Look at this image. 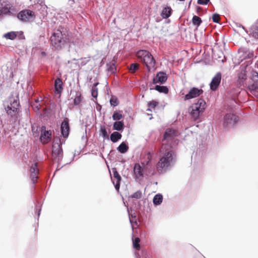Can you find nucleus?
Listing matches in <instances>:
<instances>
[{
    "label": "nucleus",
    "instance_id": "f257e3e1",
    "mask_svg": "<svg viewBox=\"0 0 258 258\" xmlns=\"http://www.w3.org/2000/svg\"><path fill=\"white\" fill-rule=\"evenodd\" d=\"M160 158L156 167L159 172L166 170L172 166L175 160V154L172 147L167 144H163L160 149Z\"/></svg>",
    "mask_w": 258,
    "mask_h": 258
},
{
    "label": "nucleus",
    "instance_id": "f03ea898",
    "mask_svg": "<svg viewBox=\"0 0 258 258\" xmlns=\"http://www.w3.org/2000/svg\"><path fill=\"white\" fill-rule=\"evenodd\" d=\"M51 45L56 49H61L66 46L71 45L72 38L67 32L59 29L54 31L50 37Z\"/></svg>",
    "mask_w": 258,
    "mask_h": 258
},
{
    "label": "nucleus",
    "instance_id": "7ed1b4c3",
    "mask_svg": "<svg viewBox=\"0 0 258 258\" xmlns=\"http://www.w3.org/2000/svg\"><path fill=\"white\" fill-rule=\"evenodd\" d=\"M206 108V103L205 101L203 99L200 98L197 102L190 106L188 108V112L192 118L194 120H197L204 112Z\"/></svg>",
    "mask_w": 258,
    "mask_h": 258
},
{
    "label": "nucleus",
    "instance_id": "20e7f679",
    "mask_svg": "<svg viewBox=\"0 0 258 258\" xmlns=\"http://www.w3.org/2000/svg\"><path fill=\"white\" fill-rule=\"evenodd\" d=\"M137 56L142 62L145 64L149 71L154 68L155 60L148 51L140 50L137 53Z\"/></svg>",
    "mask_w": 258,
    "mask_h": 258
},
{
    "label": "nucleus",
    "instance_id": "39448f33",
    "mask_svg": "<svg viewBox=\"0 0 258 258\" xmlns=\"http://www.w3.org/2000/svg\"><path fill=\"white\" fill-rule=\"evenodd\" d=\"M10 104L5 108L6 111L11 117H16L19 111L20 102L18 95L9 98Z\"/></svg>",
    "mask_w": 258,
    "mask_h": 258
},
{
    "label": "nucleus",
    "instance_id": "423d86ee",
    "mask_svg": "<svg viewBox=\"0 0 258 258\" xmlns=\"http://www.w3.org/2000/svg\"><path fill=\"white\" fill-rule=\"evenodd\" d=\"M154 169L145 170V166L142 167L140 164L136 163L134 167V177L137 181L140 182L144 176H149L154 175Z\"/></svg>",
    "mask_w": 258,
    "mask_h": 258
},
{
    "label": "nucleus",
    "instance_id": "0eeeda50",
    "mask_svg": "<svg viewBox=\"0 0 258 258\" xmlns=\"http://www.w3.org/2000/svg\"><path fill=\"white\" fill-rule=\"evenodd\" d=\"M155 154L153 149H151L144 156L141 164L145 166V170L154 169L152 160Z\"/></svg>",
    "mask_w": 258,
    "mask_h": 258
},
{
    "label": "nucleus",
    "instance_id": "6e6552de",
    "mask_svg": "<svg viewBox=\"0 0 258 258\" xmlns=\"http://www.w3.org/2000/svg\"><path fill=\"white\" fill-rule=\"evenodd\" d=\"M60 139L55 140V142L52 146V156L54 158L59 162L62 158L63 152L61 148V144Z\"/></svg>",
    "mask_w": 258,
    "mask_h": 258
},
{
    "label": "nucleus",
    "instance_id": "1a4fd4ad",
    "mask_svg": "<svg viewBox=\"0 0 258 258\" xmlns=\"http://www.w3.org/2000/svg\"><path fill=\"white\" fill-rule=\"evenodd\" d=\"M16 13L14 8L10 3L0 1V15L14 16Z\"/></svg>",
    "mask_w": 258,
    "mask_h": 258
},
{
    "label": "nucleus",
    "instance_id": "9d476101",
    "mask_svg": "<svg viewBox=\"0 0 258 258\" xmlns=\"http://www.w3.org/2000/svg\"><path fill=\"white\" fill-rule=\"evenodd\" d=\"M17 18L23 22H28L35 18V13L30 10H24L18 13Z\"/></svg>",
    "mask_w": 258,
    "mask_h": 258
},
{
    "label": "nucleus",
    "instance_id": "9b49d317",
    "mask_svg": "<svg viewBox=\"0 0 258 258\" xmlns=\"http://www.w3.org/2000/svg\"><path fill=\"white\" fill-rule=\"evenodd\" d=\"M237 121V117L231 113L226 114L224 117L223 125L229 127L234 125Z\"/></svg>",
    "mask_w": 258,
    "mask_h": 258
},
{
    "label": "nucleus",
    "instance_id": "f8f14e48",
    "mask_svg": "<svg viewBox=\"0 0 258 258\" xmlns=\"http://www.w3.org/2000/svg\"><path fill=\"white\" fill-rule=\"evenodd\" d=\"M40 131L41 136L40 140L41 142L43 144L48 143L50 141L51 137V131H46V127L45 126H42L40 128Z\"/></svg>",
    "mask_w": 258,
    "mask_h": 258
},
{
    "label": "nucleus",
    "instance_id": "ddd939ff",
    "mask_svg": "<svg viewBox=\"0 0 258 258\" xmlns=\"http://www.w3.org/2000/svg\"><path fill=\"white\" fill-rule=\"evenodd\" d=\"M203 93V90L198 88H191L188 93L184 96V100H187L199 96Z\"/></svg>",
    "mask_w": 258,
    "mask_h": 258
},
{
    "label": "nucleus",
    "instance_id": "4468645a",
    "mask_svg": "<svg viewBox=\"0 0 258 258\" xmlns=\"http://www.w3.org/2000/svg\"><path fill=\"white\" fill-rule=\"evenodd\" d=\"M178 135V132L176 131L168 128L166 130L163 137V141H166L167 142H170L173 140L174 137Z\"/></svg>",
    "mask_w": 258,
    "mask_h": 258
},
{
    "label": "nucleus",
    "instance_id": "2eb2a0df",
    "mask_svg": "<svg viewBox=\"0 0 258 258\" xmlns=\"http://www.w3.org/2000/svg\"><path fill=\"white\" fill-rule=\"evenodd\" d=\"M113 177H111L112 181L116 190L118 191L120 187L121 177L116 168H112Z\"/></svg>",
    "mask_w": 258,
    "mask_h": 258
},
{
    "label": "nucleus",
    "instance_id": "dca6fc26",
    "mask_svg": "<svg viewBox=\"0 0 258 258\" xmlns=\"http://www.w3.org/2000/svg\"><path fill=\"white\" fill-rule=\"evenodd\" d=\"M221 80V74L217 73L213 78L210 83V88L213 91H215L218 88Z\"/></svg>",
    "mask_w": 258,
    "mask_h": 258
},
{
    "label": "nucleus",
    "instance_id": "f3484780",
    "mask_svg": "<svg viewBox=\"0 0 258 258\" xmlns=\"http://www.w3.org/2000/svg\"><path fill=\"white\" fill-rule=\"evenodd\" d=\"M30 172L31 173L32 181L33 183H35L38 177L37 175L39 173V170L37 168V163H32L30 166Z\"/></svg>",
    "mask_w": 258,
    "mask_h": 258
},
{
    "label": "nucleus",
    "instance_id": "a211bd4d",
    "mask_svg": "<svg viewBox=\"0 0 258 258\" xmlns=\"http://www.w3.org/2000/svg\"><path fill=\"white\" fill-rule=\"evenodd\" d=\"M70 127L68 118H65L61 124V132L62 136L66 138L69 134Z\"/></svg>",
    "mask_w": 258,
    "mask_h": 258
},
{
    "label": "nucleus",
    "instance_id": "6ab92c4d",
    "mask_svg": "<svg viewBox=\"0 0 258 258\" xmlns=\"http://www.w3.org/2000/svg\"><path fill=\"white\" fill-rule=\"evenodd\" d=\"M167 79V77L166 74L163 72H160L157 73L155 78L153 79V82L155 84L158 83L163 84L166 81Z\"/></svg>",
    "mask_w": 258,
    "mask_h": 258
},
{
    "label": "nucleus",
    "instance_id": "aec40b11",
    "mask_svg": "<svg viewBox=\"0 0 258 258\" xmlns=\"http://www.w3.org/2000/svg\"><path fill=\"white\" fill-rule=\"evenodd\" d=\"M34 7L36 10L40 11V13L46 12L47 9V6L43 0H37V3L34 4Z\"/></svg>",
    "mask_w": 258,
    "mask_h": 258
},
{
    "label": "nucleus",
    "instance_id": "412c9836",
    "mask_svg": "<svg viewBox=\"0 0 258 258\" xmlns=\"http://www.w3.org/2000/svg\"><path fill=\"white\" fill-rule=\"evenodd\" d=\"M250 34L255 39H258V19L251 26Z\"/></svg>",
    "mask_w": 258,
    "mask_h": 258
},
{
    "label": "nucleus",
    "instance_id": "4be33fe9",
    "mask_svg": "<svg viewBox=\"0 0 258 258\" xmlns=\"http://www.w3.org/2000/svg\"><path fill=\"white\" fill-rule=\"evenodd\" d=\"M55 91L57 93H59L62 90V82L61 80L58 78L55 80L54 82Z\"/></svg>",
    "mask_w": 258,
    "mask_h": 258
},
{
    "label": "nucleus",
    "instance_id": "5701e85b",
    "mask_svg": "<svg viewBox=\"0 0 258 258\" xmlns=\"http://www.w3.org/2000/svg\"><path fill=\"white\" fill-rule=\"evenodd\" d=\"M171 9L169 7H165L161 12L162 17L163 19L168 18L171 15Z\"/></svg>",
    "mask_w": 258,
    "mask_h": 258
},
{
    "label": "nucleus",
    "instance_id": "b1692460",
    "mask_svg": "<svg viewBox=\"0 0 258 258\" xmlns=\"http://www.w3.org/2000/svg\"><path fill=\"white\" fill-rule=\"evenodd\" d=\"M18 34V32L11 31L5 34L4 37L7 39L14 40Z\"/></svg>",
    "mask_w": 258,
    "mask_h": 258
},
{
    "label": "nucleus",
    "instance_id": "393cba45",
    "mask_svg": "<svg viewBox=\"0 0 258 258\" xmlns=\"http://www.w3.org/2000/svg\"><path fill=\"white\" fill-rule=\"evenodd\" d=\"M121 135L117 132H114L113 133H112L110 135V140L111 141L115 143L118 140L120 139L121 138Z\"/></svg>",
    "mask_w": 258,
    "mask_h": 258
},
{
    "label": "nucleus",
    "instance_id": "a878e982",
    "mask_svg": "<svg viewBox=\"0 0 258 258\" xmlns=\"http://www.w3.org/2000/svg\"><path fill=\"white\" fill-rule=\"evenodd\" d=\"M162 196L160 194H157L154 197L153 202L155 205H159L162 202Z\"/></svg>",
    "mask_w": 258,
    "mask_h": 258
},
{
    "label": "nucleus",
    "instance_id": "bb28decb",
    "mask_svg": "<svg viewBox=\"0 0 258 258\" xmlns=\"http://www.w3.org/2000/svg\"><path fill=\"white\" fill-rule=\"evenodd\" d=\"M155 89L160 93L167 94L168 93V89L166 86L156 85Z\"/></svg>",
    "mask_w": 258,
    "mask_h": 258
},
{
    "label": "nucleus",
    "instance_id": "cd10ccee",
    "mask_svg": "<svg viewBox=\"0 0 258 258\" xmlns=\"http://www.w3.org/2000/svg\"><path fill=\"white\" fill-rule=\"evenodd\" d=\"M128 149V146L124 142L121 143L120 145L117 147V150H118V151L122 154L126 152Z\"/></svg>",
    "mask_w": 258,
    "mask_h": 258
},
{
    "label": "nucleus",
    "instance_id": "c85d7f7f",
    "mask_svg": "<svg viewBox=\"0 0 258 258\" xmlns=\"http://www.w3.org/2000/svg\"><path fill=\"white\" fill-rule=\"evenodd\" d=\"M123 123L122 121H115L113 124V129L118 131H122Z\"/></svg>",
    "mask_w": 258,
    "mask_h": 258
},
{
    "label": "nucleus",
    "instance_id": "c756f323",
    "mask_svg": "<svg viewBox=\"0 0 258 258\" xmlns=\"http://www.w3.org/2000/svg\"><path fill=\"white\" fill-rule=\"evenodd\" d=\"M98 83H95L93 84L92 89H91V95L94 98H96L98 96V89L97 88V86L98 85Z\"/></svg>",
    "mask_w": 258,
    "mask_h": 258
},
{
    "label": "nucleus",
    "instance_id": "7c9ffc66",
    "mask_svg": "<svg viewBox=\"0 0 258 258\" xmlns=\"http://www.w3.org/2000/svg\"><path fill=\"white\" fill-rule=\"evenodd\" d=\"M81 102V94L79 92H76V96L74 100L75 105H78Z\"/></svg>",
    "mask_w": 258,
    "mask_h": 258
},
{
    "label": "nucleus",
    "instance_id": "2f4dec72",
    "mask_svg": "<svg viewBox=\"0 0 258 258\" xmlns=\"http://www.w3.org/2000/svg\"><path fill=\"white\" fill-rule=\"evenodd\" d=\"M202 22V20L200 17L197 16H194L193 17L192 19V22L194 25L199 27L201 25Z\"/></svg>",
    "mask_w": 258,
    "mask_h": 258
},
{
    "label": "nucleus",
    "instance_id": "473e14b6",
    "mask_svg": "<svg viewBox=\"0 0 258 258\" xmlns=\"http://www.w3.org/2000/svg\"><path fill=\"white\" fill-rule=\"evenodd\" d=\"M140 239L139 237H136L133 240V247L137 250L140 248Z\"/></svg>",
    "mask_w": 258,
    "mask_h": 258
},
{
    "label": "nucleus",
    "instance_id": "72a5a7b5",
    "mask_svg": "<svg viewBox=\"0 0 258 258\" xmlns=\"http://www.w3.org/2000/svg\"><path fill=\"white\" fill-rule=\"evenodd\" d=\"M122 117V115L118 112H114L112 118L114 120H119Z\"/></svg>",
    "mask_w": 258,
    "mask_h": 258
},
{
    "label": "nucleus",
    "instance_id": "f704fd0d",
    "mask_svg": "<svg viewBox=\"0 0 258 258\" xmlns=\"http://www.w3.org/2000/svg\"><path fill=\"white\" fill-rule=\"evenodd\" d=\"M100 134L104 138L108 139L109 138L106 130L104 126H102L100 128Z\"/></svg>",
    "mask_w": 258,
    "mask_h": 258
},
{
    "label": "nucleus",
    "instance_id": "c9c22d12",
    "mask_svg": "<svg viewBox=\"0 0 258 258\" xmlns=\"http://www.w3.org/2000/svg\"><path fill=\"white\" fill-rule=\"evenodd\" d=\"M139 68V64L138 63H132L129 68L131 72L134 73L137 71Z\"/></svg>",
    "mask_w": 258,
    "mask_h": 258
},
{
    "label": "nucleus",
    "instance_id": "e433bc0d",
    "mask_svg": "<svg viewBox=\"0 0 258 258\" xmlns=\"http://www.w3.org/2000/svg\"><path fill=\"white\" fill-rule=\"evenodd\" d=\"M142 192L141 190H139L135 192L133 195L131 196L132 198H135L137 199H140L142 197Z\"/></svg>",
    "mask_w": 258,
    "mask_h": 258
},
{
    "label": "nucleus",
    "instance_id": "4c0bfd02",
    "mask_svg": "<svg viewBox=\"0 0 258 258\" xmlns=\"http://www.w3.org/2000/svg\"><path fill=\"white\" fill-rule=\"evenodd\" d=\"M110 104L113 106H116L118 105L117 99L114 96H112L110 100Z\"/></svg>",
    "mask_w": 258,
    "mask_h": 258
},
{
    "label": "nucleus",
    "instance_id": "58836bf2",
    "mask_svg": "<svg viewBox=\"0 0 258 258\" xmlns=\"http://www.w3.org/2000/svg\"><path fill=\"white\" fill-rule=\"evenodd\" d=\"M219 15L217 14H214L212 16L213 21L215 23H218L219 20Z\"/></svg>",
    "mask_w": 258,
    "mask_h": 258
},
{
    "label": "nucleus",
    "instance_id": "ea45409f",
    "mask_svg": "<svg viewBox=\"0 0 258 258\" xmlns=\"http://www.w3.org/2000/svg\"><path fill=\"white\" fill-rule=\"evenodd\" d=\"M249 89L251 90V92H252L253 91H255L257 89H258V87L256 85L253 84L249 86Z\"/></svg>",
    "mask_w": 258,
    "mask_h": 258
},
{
    "label": "nucleus",
    "instance_id": "a19ab883",
    "mask_svg": "<svg viewBox=\"0 0 258 258\" xmlns=\"http://www.w3.org/2000/svg\"><path fill=\"white\" fill-rule=\"evenodd\" d=\"M136 216H133V215H132V219L131 218H130V223L132 226V227H133V223H135L136 224H137V223L136 222Z\"/></svg>",
    "mask_w": 258,
    "mask_h": 258
},
{
    "label": "nucleus",
    "instance_id": "79ce46f5",
    "mask_svg": "<svg viewBox=\"0 0 258 258\" xmlns=\"http://www.w3.org/2000/svg\"><path fill=\"white\" fill-rule=\"evenodd\" d=\"M210 0H198V4L201 5H205L208 4Z\"/></svg>",
    "mask_w": 258,
    "mask_h": 258
},
{
    "label": "nucleus",
    "instance_id": "37998d69",
    "mask_svg": "<svg viewBox=\"0 0 258 258\" xmlns=\"http://www.w3.org/2000/svg\"><path fill=\"white\" fill-rule=\"evenodd\" d=\"M148 105L151 108H154L158 105V102L155 101H153L152 102H150L148 103Z\"/></svg>",
    "mask_w": 258,
    "mask_h": 258
},
{
    "label": "nucleus",
    "instance_id": "c03bdc74",
    "mask_svg": "<svg viewBox=\"0 0 258 258\" xmlns=\"http://www.w3.org/2000/svg\"><path fill=\"white\" fill-rule=\"evenodd\" d=\"M239 78L240 79H241L242 80H245L246 79V75L244 73H241L239 75Z\"/></svg>",
    "mask_w": 258,
    "mask_h": 258
},
{
    "label": "nucleus",
    "instance_id": "a18cd8bd",
    "mask_svg": "<svg viewBox=\"0 0 258 258\" xmlns=\"http://www.w3.org/2000/svg\"><path fill=\"white\" fill-rule=\"evenodd\" d=\"M32 131L33 133H36L38 131V127L37 126H35V125H32Z\"/></svg>",
    "mask_w": 258,
    "mask_h": 258
},
{
    "label": "nucleus",
    "instance_id": "49530a36",
    "mask_svg": "<svg viewBox=\"0 0 258 258\" xmlns=\"http://www.w3.org/2000/svg\"><path fill=\"white\" fill-rule=\"evenodd\" d=\"M39 106H40V105H39V104H36V103L32 105V106H33L34 108H35L37 111H39V109H40V108H39Z\"/></svg>",
    "mask_w": 258,
    "mask_h": 258
},
{
    "label": "nucleus",
    "instance_id": "de8ad7c7",
    "mask_svg": "<svg viewBox=\"0 0 258 258\" xmlns=\"http://www.w3.org/2000/svg\"><path fill=\"white\" fill-rule=\"evenodd\" d=\"M114 68V66L113 65H112V66H110V67L108 69V70L113 72V70Z\"/></svg>",
    "mask_w": 258,
    "mask_h": 258
},
{
    "label": "nucleus",
    "instance_id": "09e8293b",
    "mask_svg": "<svg viewBox=\"0 0 258 258\" xmlns=\"http://www.w3.org/2000/svg\"><path fill=\"white\" fill-rule=\"evenodd\" d=\"M40 211H41V209L40 208V209H39L38 212V217H39L40 214Z\"/></svg>",
    "mask_w": 258,
    "mask_h": 258
},
{
    "label": "nucleus",
    "instance_id": "8fccbe9b",
    "mask_svg": "<svg viewBox=\"0 0 258 258\" xmlns=\"http://www.w3.org/2000/svg\"><path fill=\"white\" fill-rule=\"evenodd\" d=\"M39 102V100L38 99L35 100V103L38 104V103Z\"/></svg>",
    "mask_w": 258,
    "mask_h": 258
},
{
    "label": "nucleus",
    "instance_id": "3c124183",
    "mask_svg": "<svg viewBox=\"0 0 258 258\" xmlns=\"http://www.w3.org/2000/svg\"><path fill=\"white\" fill-rule=\"evenodd\" d=\"M72 2H74V0H72Z\"/></svg>",
    "mask_w": 258,
    "mask_h": 258
},
{
    "label": "nucleus",
    "instance_id": "603ef678",
    "mask_svg": "<svg viewBox=\"0 0 258 258\" xmlns=\"http://www.w3.org/2000/svg\"><path fill=\"white\" fill-rule=\"evenodd\" d=\"M72 2H74V0H72Z\"/></svg>",
    "mask_w": 258,
    "mask_h": 258
}]
</instances>
